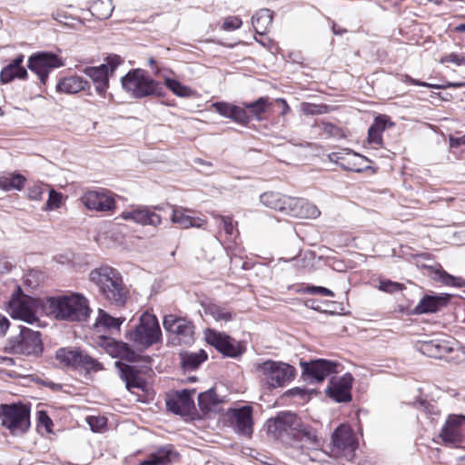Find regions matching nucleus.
I'll list each match as a JSON object with an SVG mask.
<instances>
[{"mask_svg":"<svg viewBox=\"0 0 465 465\" xmlns=\"http://www.w3.org/2000/svg\"><path fill=\"white\" fill-rule=\"evenodd\" d=\"M89 279L108 302L118 307L125 304L129 292L116 269L102 265L91 271Z\"/></svg>","mask_w":465,"mask_h":465,"instance_id":"1","label":"nucleus"},{"mask_svg":"<svg viewBox=\"0 0 465 465\" xmlns=\"http://www.w3.org/2000/svg\"><path fill=\"white\" fill-rule=\"evenodd\" d=\"M271 105L268 97H260L256 101L242 104V106L227 102H216L212 107L225 118H230L237 124H247L252 118L257 121L263 120V114Z\"/></svg>","mask_w":465,"mask_h":465,"instance_id":"2","label":"nucleus"},{"mask_svg":"<svg viewBox=\"0 0 465 465\" xmlns=\"http://www.w3.org/2000/svg\"><path fill=\"white\" fill-rule=\"evenodd\" d=\"M47 304L49 313L61 321L83 322L90 312L87 300L80 294L52 297Z\"/></svg>","mask_w":465,"mask_h":465,"instance_id":"3","label":"nucleus"},{"mask_svg":"<svg viewBox=\"0 0 465 465\" xmlns=\"http://www.w3.org/2000/svg\"><path fill=\"white\" fill-rule=\"evenodd\" d=\"M123 88L134 98L162 96L164 89L161 83L145 74L142 69L130 71L121 78Z\"/></svg>","mask_w":465,"mask_h":465,"instance_id":"4","label":"nucleus"},{"mask_svg":"<svg viewBox=\"0 0 465 465\" xmlns=\"http://www.w3.org/2000/svg\"><path fill=\"white\" fill-rule=\"evenodd\" d=\"M254 366L261 381L270 389L285 386L294 379L296 374L293 366L282 361L267 360L255 363Z\"/></svg>","mask_w":465,"mask_h":465,"instance_id":"5","label":"nucleus"},{"mask_svg":"<svg viewBox=\"0 0 465 465\" xmlns=\"http://www.w3.org/2000/svg\"><path fill=\"white\" fill-rule=\"evenodd\" d=\"M0 420L3 427L14 436L24 434L30 427V410L24 404H1Z\"/></svg>","mask_w":465,"mask_h":465,"instance_id":"6","label":"nucleus"},{"mask_svg":"<svg viewBox=\"0 0 465 465\" xmlns=\"http://www.w3.org/2000/svg\"><path fill=\"white\" fill-rule=\"evenodd\" d=\"M5 349L14 354L37 356L43 351L41 334L27 327H20L19 333L8 339Z\"/></svg>","mask_w":465,"mask_h":465,"instance_id":"7","label":"nucleus"},{"mask_svg":"<svg viewBox=\"0 0 465 465\" xmlns=\"http://www.w3.org/2000/svg\"><path fill=\"white\" fill-rule=\"evenodd\" d=\"M161 337V329L157 318L149 313L144 312L140 317L139 323L136 327L130 331L128 339L134 343L144 348H148L156 343Z\"/></svg>","mask_w":465,"mask_h":465,"instance_id":"8","label":"nucleus"},{"mask_svg":"<svg viewBox=\"0 0 465 465\" xmlns=\"http://www.w3.org/2000/svg\"><path fill=\"white\" fill-rule=\"evenodd\" d=\"M292 446L302 451L308 450L306 456L312 462H320L325 455L319 450L321 440L318 438L314 429L308 425L302 424L295 432L292 433Z\"/></svg>","mask_w":465,"mask_h":465,"instance_id":"9","label":"nucleus"},{"mask_svg":"<svg viewBox=\"0 0 465 465\" xmlns=\"http://www.w3.org/2000/svg\"><path fill=\"white\" fill-rule=\"evenodd\" d=\"M55 357L60 363L73 369H83L88 372L103 369L102 363L78 349L60 348Z\"/></svg>","mask_w":465,"mask_h":465,"instance_id":"10","label":"nucleus"},{"mask_svg":"<svg viewBox=\"0 0 465 465\" xmlns=\"http://www.w3.org/2000/svg\"><path fill=\"white\" fill-rule=\"evenodd\" d=\"M358 441L350 426L340 425L331 435V454L351 460L357 449Z\"/></svg>","mask_w":465,"mask_h":465,"instance_id":"11","label":"nucleus"},{"mask_svg":"<svg viewBox=\"0 0 465 465\" xmlns=\"http://www.w3.org/2000/svg\"><path fill=\"white\" fill-rule=\"evenodd\" d=\"M20 292L21 288L18 287L17 293L13 294L8 303L9 313L14 319L34 323L38 320L36 316L38 302L28 295L21 294Z\"/></svg>","mask_w":465,"mask_h":465,"instance_id":"12","label":"nucleus"},{"mask_svg":"<svg viewBox=\"0 0 465 465\" xmlns=\"http://www.w3.org/2000/svg\"><path fill=\"white\" fill-rule=\"evenodd\" d=\"M64 65L62 59L53 54L47 52H41L31 55L28 59V68L35 73L43 84L48 78L49 73Z\"/></svg>","mask_w":465,"mask_h":465,"instance_id":"13","label":"nucleus"},{"mask_svg":"<svg viewBox=\"0 0 465 465\" xmlns=\"http://www.w3.org/2000/svg\"><path fill=\"white\" fill-rule=\"evenodd\" d=\"M204 334L206 341L224 356L237 358L244 351L239 341L224 333L208 329Z\"/></svg>","mask_w":465,"mask_h":465,"instance_id":"14","label":"nucleus"},{"mask_svg":"<svg viewBox=\"0 0 465 465\" xmlns=\"http://www.w3.org/2000/svg\"><path fill=\"white\" fill-rule=\"evenodd\" d=\"M163 325L166 331L176 336L180 343L188 344L193 341L194 325L191 321L168 314L164 316Z\"/></svg>","mask_w":465,"mask_h":465,"instance_id":"15","label":"nucleus"},{"mask_svg":"<svg viewBox=\"0 0 465 465\" xmlns=\"http://www.w3.org/2000/svg\"><path fill=\"white\" fill-rule=\"evenodd\" d=\"M340 364L333 361L317 359L309 362H301L302 374L311 383L322 382L331 373L338 372L337 368Z\"/></svg>","mask_w":465,"mask_h":465,"instance_id":"16","label":"nucleus"},{"mask_svg":"<svg viewBox=\"0 0 465 465\" xmlns=\"http://www.w3.org/2000/svg\"><path fill=\"white\" fill-rule=\"evenodd\" d=\"M81 202L90 211L110 212L115 208L114 193L106 189L88 191L81 197Z\"/></svg>","mask_w":465,"mask_h":465,"instance_id":"17","label":"nucleus"},{"mask_svg":"<svg viewBox=\"0 0 465 465\" xmlns=\"http://www.w3.org/2000/svg\"><path fill=\"white\" fill-rule=\"evenodd\" d=\"M465 416L450 414L440 431V438L445 444L459 445L464 438Z\"/></svg>","mask_w":465,"mask_h":465,"instance_id":"18","label":"nucleus"},{"mask_svg":"<svg viewBox=\"0 0 465 465\" xmlns=\"http://www.w3.org/2000/svg\"><path fill=\"white\" fill-rule=\"evenodd\" d=\"M352 381L353 377L351 373H345L339 379L332 378L326 389V393L337 402L351 401Z\"/></svg>","mask_w":465,"mask_h":465,"instance_id":"19","label":"nucleus"},{"mask_svg":"<svg viewBox=\"0 0 465 465\" xmlns=\"http://www.w3.org/2000/svg\"><path fill=\"white\" fill-rule=\"evenodd\" d=\"M302 424L297 415L290 411L279 413L276 417L267 421L268 431L274 435L290 430V434L292 436V433L295 432Z\"/></svg>","mask_w":465,"mask_h":465,"instance_id":"20","label":"nucleus"},{"mask_svg":"<svg viewBox=\"0 0 465 465\" xmlns=\"http://www.w3.org/2000/svg\"><path fill=\"white\" fill-rule=\"evenodd\" d=\"M194 390H183L177 391L174 396L166 401V407L169 411L179 415H187L194 408L192 394Z\"/></svg>","mask_w":465,"mask_h":465,"instance_id":"21","label":"nucleus"},{"mask_svg":"<svg viewBox=\"0 0 465 465\" xmlns=\"http://www.w3.org/2000/svg\"><path fill=\"white\" fill-rule=\"evenodd\" d=\"M192 210L186 209L182 206H173L171 222L177 224L182 229L203 228L206 225L207 221L201 217H195L191 215Z\"/></svg>","mask_w":465,"mask_h":465,"instance_id":"22","label":"nucleus"},{"mask_svg":"<svg viewBox=\"0 0 465 465\" xmlns=\"http://www.w3.org/2000/svg\"><path fill=\"white\" fill-rule=\"evenodd\" d=\"M122 218L142 225L157 226L162 223L160 215L146 207H137L125 211L122 213Z\"/></svg>","mask_w":465,"mask_h":465,"instance_id":"23","label":"nucleus"},{"mask_svg":"<svg viewBox=\"0 0 465 465\" xmlns=\"http://www.w3.org/2000/svg\"><path fill=\"white\" fill-rule=\"evenodd\" d=\"M202 306L204 315L221 325L233 321L236 317V312L225 304L209 302L203 303Z\"/></svg>","mask_w":465,"mask_h":465,"instance_id":"24","label":"nucleus"},{"mask_svg":"<svg viewBox=\"0 0 465 465\" xmlns=\"http://www.w3.org/2000/svg\"><path fill=\"white\" fill-rule=\"evenodd\" d=\"M260 201L264 206L288 215L290 211H292V203H293L292 197L274 192L262 193L260 196Z\"/></svg>","mask_w":465,"mask_h":465,"instance_id":"25","label":"nucleus"},{"mask_svg":"<svg viewBox=\"0 0 465 465\" xmlns=\"http://www.w3.org/2000/svg\"><path fill=\"white\" fill-rule=\"evenodd\" d=\"M25 55L20 54L8 64H6L0 73L1 84H8L15 79H25L27 70L22 65Z\"/></svg>","mask_w":465,"mask_h":465,"instance_id":"26","label":"nucleus"},{"mask_svg":"<svg viewBox=\"0 0 465 465\" xmlns=\"http://www.w3.org/2000/svg\"><path fill=\"white\" fill-rule=\"evenodd\" d=\"M83 72L92 79L95 91L99 94L104 95L109 86V70L107 65L100 64L98 66L85 67Z\"/></svg>","mask_w":465,"mask_h":465,"instance_id":"27","label":"nucleus"},{"mask_svg":"<svg viewBox=\"0 0 465 465\" xmlns=\"http://www.w3.org/2000/svg\"><path fill=\"white\" fill-rule=\"evenodd\" d=\"M115 365L119 368L120 377L125 382L128 390L134 388L144 389L145 381L140 376V371L135 366L121 363L120 361H116Z\"/></svg>","mask_w":465,"mask_h":465,"instance_id":"28","label":"nucleus"},{"mask_svg":"<svg viewBox=\"0 0 465 465\" xmlns=\"http://www.w3.org/2000/svg\"><path fill=\"white\" fill-rule=\"evenodd\" d=\"M330 159L339 164L341 168L356 173L361 172L362 168L359 161H366L367 159L358 153L351 151L341 153H332Z\"/></svg>","mask_w":465,"mask_h":465,"instance_id":"29","label":"nucleus"},{"mask_svg":"<svg viewBox=\"0 0 465 465\" xmlns=\"http://www.w3.org/2000/svg\"><path fill=\"white\" fill-rule=\"evenodd\" d=\"M232 416L235 419V427L239 434L250 436L252 433V409L251 406H243L233 409Z\"/></svg>","mask_w":465,"mask_h":465,"instance_id":"30","label":"nucleus"},{"mask_svg":"<svg viewBox=\"0 0 465 465\" xmlns=\"http://www.w3.org/2000/svg\"><path fill=\"white\" fill-rule=\"evenodd\" d=\"M391 125L392 123L389 121L387 116H377L368 130V143L373 148L381 146L382 144V133Z\"/></svg>","mask_w":465,"mask_h":465,"instance_id":"31","label":"nucleus"},{"mask_svg":"<svg viewBox=\"0 0 465 465\" xmlns=\"http://www.w3.org/2000/svg\"><path fill=\"white\" fill-rule=\"evenodd\" d=\"M449 301V296H424L414 308V312L417 314L433 313L440 311L442 307L446 306Z\"/></svg>","mask_w":465,"mask_h":465,"instance_id":"32","label":"nucleus"},{"mask_svg":"<svg viewBox=\"0 0 465 465\" xmlns=\"http://www.w3.org/2000/svg\"><path fill=\"white\" fill-rule=\"evenodd\" d=\"M178 457L171 445H166L157 449L151 453L146 460L139 465H168Z\"/></svg>","mask_w":465,"mask_h":465,"instance_id":"33","label":"nucleus"},{"mask_svg":"<svg viewBox=\"0 0 465 465\" xmlns=\"http://www.w3.org/2000/svg\"><path fill=\"white\" fill-rule=\"evenodd\" d=\"M292 211H290L291 216L299 218H317L321 212L318 207L305 199L302 198H292Z\"/></svg>","mask_w":465,"mask_h":465,"instance_id":"34","label":"nucleus"},{"mask_svg":"<svg viewBox=\"0 0 465 465\" xmlns=\"http://www.w3.org/2000/svg\"><path fill=\"white\" fill-rule=\"evenodd\" d=\"M419 350L421 353L431 358H442L452 351L448 342L440 340L421 341Z\"/></svg>","mask_w":465,"mask_h":465,"instance_id":"35","label":"nucleus"},{"mask_svg":"<svg viewBox=\"0 0 465 465\" xmlns=\"http://www.w3.org/2000/svg\"><path fill=\"white\" fill-rule=\"evenodd\" d=\"M88 82L81 76L73 75L61 79L56 84V90L60 93L73 94L84 90Z\"/></svg>","mask_w":465,"mask_h":465,"instance_id":"36","label":"nucleus"},{"mask_svg":"<svg viewBox=\"0 0 465 465\" xmlns=\"http://www.w3.org/2000/svg\"><path fill=\"white\" fill-rule=\"evenodd\" d=\"M106 351L114 357H121L129 361H137L136 354L132 351L128 345L124 342H117L112 339H104Z\"/></svg>","mask_w":465,"mask_h":465,"instance_id":"37","label":"nucleus"},{"mask_svg":"<svg viewBox=\"0 0 465 465\" xmlns=\"http://www.w3.org/2000/svg\"><path fill=\"white\" fill-rule=\"evenodd\" d=\"M25 182L26 178L20 173H3L0 174V189L5 192L21 191Z\"/></svg>","mask_w":465,"mask_h":465,"instance_id":"38","label":"nucleus"},{"mask_svg":"<svg viewBox=\"0 0 465 465\" xmlns=\"http://www.w3.org/2000/svg\"><path fill=\"white\" fill-rule=\"evenodd\" d=\"M252 26L258 35H264L272 23V12L270 9H261L252 17Z\"/></svg>","mask_w":465,"mask_h":465,"instance_id":"39","label":"nucleus"},{"mask_svg":"<svg viewBox=\"0 0 465 465\" xmlns=\"http://www.w3.org/2000/svg\"><path fill=\"white\" fill-rule=\"evenodd\" d=\"M180 356L183 368L191 371L198 368L207 359V353L203 350L195 352L185 351Z\"/></svg>","mask_w":465,"mask_h":465,"instance_id":"40","label":"nucleus"},{"mask_svg":"<svg viewBox=\"0 0 465 465\" xmlns=\"http://www.w3.org/2000/svg\"><path fill=\"white\" fill-rule=\"evenodd\" d=\"M123 322L124 319L113 317L105 311L100 309L95 322V328L98 330L103 329L104 331H119Z\"/></svg>","mask_w":465,"mask_h":465,"instance_id":"41","label":"nucleus"},{"mask_svg":"<svg viewBox=\"0 0 465 465\" xmlns=\"http://www.w3.org/2000/svg\"><path fill=\"white\" fill-rule=\"evenodd\" d=\"M114 10L112 0H95L90 7L93 16L99 20H104L111 16Z\"/></svg>","mask_w":465,"mask_h":465,"instance_id":"42","label":"nucleus"},{"mask_svg":"<svg viewBox=\"0 0 465 465\" xmlns=\"http://www.w3.org/2000/svg\"><path fill=\"white\" fill-rule=\"evenodd\" d=\"M218 403L219 400L213 389L202 392L198 396V405L203 413L213 411Z\"/></svg>","mask_w":465,"mask_h":465,"instance_id":"43","label":"nucleus"},{"mask_svg":"<svg viewBox=\"0 0 465 465\" xmlns=\"http://www.w3.org/2000/svg\"><path fill=\"white\" fill-rule=\"evenodd\" d=\"M163 77L166 87L175 95L179 97H190L193 94L192 89L186 85H183L179 81L172 79L166 75H163Z\"/></svg>","mask_w":465,"mask_h":465,"instance_id":"44","label":"nucleus"},{"mask_svg":"<svg viewBox=\"0 0 465 465\" xmlns=\"http://www.w3.org/2000/svg\"><path fill=\"white\" fill-rule=\"evenodd\" d=\"M86 422L94 432H102L107 425V419L103 416H89Z\"/></svg>","mask_w":465,"mask_h":465,"instance_id":"45","label":"nucleus"},{"mask_svg":"<svg viewBox=\"0 0 465 465\" xmlns=\"http://www.w3.org/2000/svg\"><path fill=\"white\" fill-rule=\"evenodd\" d=\"M212 216L214 218V219H217L221 222V223L223 224V228L224 230V232H226L227 235H230L232 236L234 232V226L232 224V217H229V216H223V215H220L216 213H212Z\"/></svg>","mask_w":465,"mask_h":465,"instance_id":"46","label":"nucleus"},{"mask_svg":"<svg viewBox=\"0 0 465 465\" xmlns=\"http://www.w3.org/2000/svg\"><path fill=\"white\" fill-rule=\"evenodd\" d=\"M378 288L385 292L393 293L401 291L402 285L390 280H382L379 282Z\"/></svg>","mask_w":465,"mask_h":465,"instance_id":"47","label":"nucleus"},{"mask_svg":"<svg viewBox=\"0 0 465 465\" xmlns=\"http://www.w3.org/2000/svg\"><path fill=\"white\" fill-rule=\"evenodd\" d=\"M242 22L238 16H227L222 25V29L224 31H234L240 28Z\"/></svg>","mask_w":465,"mask_h":465,"instance_id":"48","label":"nucleus"},{"mask_svg":"<svg viewBox=\"0 0 465 465\" xmlns=\"http://www.w3.org/2000/svg\"><path fill=\"white\" fill-rule=\"evenodd\" d=\"M62 201V195L61 193L55 192L54 190L51 189L49 191V197L46 202V209L47 210H53L56 209L60 206Z\"/></svg>","mask_w":465,"mask_h":465,"instance_id":"49","label":"nucleus"},{"mask_svg":"<svg viewBox=\"0 0 465 465\" xmlns=\"http://www.w3.org/2000/svg\"><path fill=\"white\" fill-rule=\"evenodd\" d=\"M104 65H107L109 70V77L114 74L115 69L123 64L124 60L117 54H111L105 60Z\"/></svg>","mask_w":465,"mask_h":465,"instance_id":"50","label":"nucleus"},{"mask_svg":"<svg viewBox=\"0 0 465 465\" xmlns=\"http://www.w3.org/2000/svg\"><path fill=\"white\" fill-rule=\"evenodd\" d=\"M44 193L41 184H34L27 190V196L31 200L39 201Z\"/></svg>","mask_w":465,"mask_h":465,"instance_id":"51","label":"nucleus"},{"mask_svg":"<svg viewBox=\"0 0 465 465\" xmlns=\"http://www.w3.org/2000/svg\"><path fill=\"white\" fill-rule=\"evenodd\" d=\"M38 422L39 425L43 426L47 432H51L53 421L49 418L46 412L40 411H38Z\"/></svg>","mask_w":465,"mask_h":465,"instance_id":"52","label":"nucleus"},{"mask_svg":"<svg viewBox=\"0 0 465 465\" xmlns=\"http://www.w3.org/2000/svg\"><path fill=\"white\" fill-rule=\"evenodd\" d=\"M306 292L312 294H320L324 296H331L333 297L334 293L332 291H331L328 288L322 287V286H308L306 288Z\"/></svg>","mask_w":465,"mask_h":465,"instance_id":"53","label":"nucleus"},{"mask_svg":"<svg viewBox=\"0 0 465 465\" xmlns=\"http://www.w3.org/2000/svg\"><path fill=\"white\" fill-rule=\"evenodd\" d=\"M441 63H452L457 65H465V57L451 53L441 58Z\"/></svg>","mask_w":465,"mask_h":465,"instance_id":"54","label":"nucleus"},{"mask_svg":"<svg viewBox=\"0 0 465 465\" xmlns=\"http://www.w3.org/2000/svg\"><path fill=\"white\" fill-rule=\"evenodd\" d=\"M440 281L446 285H450V286H460L461 285L460 282V278H455L445 272H443L440 274Z\"/></svg>","mask_w":465,"mask_h":465,"instance_id":"55","label":"nucleus"},{"mask_svg":"<svg viewBox=\"0 0 465 465\" xmlns=\"http://www.w3.org/2000/svg\"><path fill=\"white\" fill-rule=\"evenodd\" d=\"M322 131L325 134H328L330 136H338V135H340V133H341L340 128L331 123H323L322 124Z\"/></svg>","mask_w":465,"mask_h":465,"instance_id":"56","label":"nucleus"},{"mask_svg":"<svg viewBox=\"0 0 465 465\" xmlns=\"http://www.w3.org/2000/svg\"><path fill=\"white\" fill-rule=\"evenodd\" d=\"M9 327V321L0 314V337L4 336Z\"/></svg>","mask_w":465,"mask_h":465,"instance_id":"57","label":"nucleus"},{"mask_svg":"<svg viewBox=\"0 0 465 465\" xmlns=\"http://www.w3.org/2000/svg\"><path fill=\"white\" fill-rule=\"evenodd\" d=\"M287 393L291 396H295V395L303 396L304 394H307V392L303 389H301L298 387L289 390Z\"/></svg>","mask_w":465,"mask_h":465,"instance_id":"58","label":"nucleus"},{"mask_svg":"<svg viewBox=\"0 0 465 465\" xmlns=\"http://www.w3.org/2000/svg\"><path fill=\"white\" fill-rule=\"evenodd\" d=\"M276 102L280 103L282 105V111L281 114H282V115H285L290 111V107H289L287 102L282 98L276 99Z\"/></svg>","mask_w":465,"mask_h":465,"instance_id":"59","label":"nucleus"},{"mask_svg":"<svg viewBox=\"0 0 465 465\" xmlns=\"http://www.w3.org/2000/svg\"><path fill=\"white\" fill-rule=\"evenodd\" d=\"M148 64H149V65H150L153 69V68H155L154 74H155L156 75H159V74H160V73H161V70H160L157 66H155V60H154L153 57L149 58V60H148Z\"/></svg>","mask_w":465,"mask_h":465,"instance_id":"60","label":"nucleus"},{"mask_svg":"<svg viewBox=\"0 0 465 465\" xmlns=\"http://www.w3.org/2000/svg\"><path fill=\"white\" fill-rule=\"evenodd\" d=\"M408 81L411 84H414L416 85H420V86H429L430 84H426V83H423V82H420L418 80H414V79H411L410 77H408Z\"/></svg>","mask_w":465,"mask_h":465,"instance_id":"61","label":"nucleus"},{"mask_svg":"<svg viewBox=\"0 0 465 465\" xmlns=\"http://www.w3.org/2000/svg\"><path fill=\"white\" fill-rule=\"evenodd\" d=\"M64 18L66 19V16H64L63 15H61L59 13L56 15V17H55V19L57 21H59L60 23H64V25H67V22L63 20Z\"/></svg>","mask_w":465,"mask_h":465,"instance_id":"62","label":"nucleus"},{"mask_svg":"<svg viewBox=\"0 0 465 465\" xmlns=\"http://www.w3.org/2000/svg\"><path fill=\"white\" fill-rule=\"evenodd\" d=\"M332 31H333V34L335 35H342V33L345 31V30H341L340 28H337V26L335 25H333L332 26Z\"/></svg>","mask_w":465,"mask_h":465,"instance_id":"63","label":"nucleus"},{"mask_svg":"<svg viewBox=\"0 0 465 465\" xmlns=\"http://www.w3.org/2000/svg\"><path fill=\"white\" fill-rule=\"evenodd\" d=\"M456 30L459 32H465V24H461L456 27Z\"/></svg>","mask_w":465,"mask_h":465,"instance_id":"64","label":"nucleus"}]
</instances>
